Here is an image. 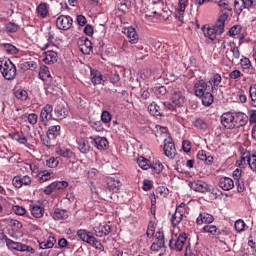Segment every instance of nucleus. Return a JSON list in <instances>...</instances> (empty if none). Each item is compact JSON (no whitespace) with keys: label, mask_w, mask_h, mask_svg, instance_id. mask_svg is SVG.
<instances>
[{"label":"nucleus","mask_w":256,"mask_h":256,"mask_svg":"<svg viewBox=\"0 0 256 256\" xmlns=\"http://www.w3.org/2000/svg\"><path fill=\"white\" fill-rule=\"evenodd\" d=\"M0 72L6 81H13L17 77V67L9 58L0 61Z\"/></svg>","instance_id":"obj_1"},{"label":"nucleus","mask_w":256,"mask_h":256,"mask_svg":"<svg viewBox=\"0 0 256 256\" xmlns=\"http://www.w3.org/2000/svg\"><path fill=\"white\" fill-rule=\"evenodd\" d=\"M77 235L81 241L95 247V249H103V245L97 240L91 231L80 229L77 231Z\"/></svg>","instance_id":"obj_2"},{"label":"nucleus","mask_w":256,"mask_h":256,"mask_svg":"<svg viewBox=\"0 0 256 256\" xmlns=\"http://www.w3.org/2000/svg\"><path fill=\"white\" fill-rule=\"evenodd\" d=\"M202 31L204 37L215 41L217 35H223V33H225V23L221 22V24H219V20H217L213 27H203Z\"/></svg>","instance_id":"obj_3"},{"label":"nucleus","mask_w":256,"mask_h":256,"mask_svg":"<svg viewBox=\"0 0 256 256\" xmlns=\"http://www.w3.org/2000/svg\"><path fill=\"white\" fill-rule=\"evenodd\" d=\"M215 3L218 5L219 11L221 15L218 18L219 25L221 23L225 24V21L229 19V15L233 12V6H231V3H229V0H218L215 1Z\"/></svg>","instance_id":"obj_4"},{"label":"nucleus","mask_w":256,"mask_h":256,"mask_svg":"<svg viewBox=\"0 0 256 256\" xmlns=\"http://www.w3.org/2000/svg\"><path fill=\"white\" fill-rule=\"evenodd\" d=\"M2 239L5 241L8 249H13L14 251H27L28 253H35V249L31 246L25 245L21 242H15L2 233Z\"/></svg>","instance_id":"obj_5"},{"label":"nucleus","mask_w":256,"mask_h":256,"mask_svg":"<svg viewBox=\"0 0 256 256\" xmlns=\"http://www.w3.org/2000/svg\"><path fill=\"white\" fill-rule=\"evenodd\" d=\"M185 243H187V233L181 232L178 236L172 237L169 241V247L173 251H183V247H185Z\"/></svg>","instance_id":"obj_6"},{"label":"nucleus","mask_w":256,"mask_h":256,"mask_svg":"<svg viewBox=\"0 0 256 256\" xmlns=\"http://www.w3.org/2000/svg\"><path fill=\"white\" fill-rule=\"evenodd\" d=\"M226 59L230 61V63H237L239 59H241V50H239V46L235 45V43H228V48L224 52Z\"/></svg>","instance_id":"obj_7"},{"label":"nucleus","mask_w":256,"mask_h":256,"mask_svg":"<svg viewBox=\"0 0 256 256\" xmlns=\"http://www.w3.org/2000/svg\"><path fill=\"white\" fill-rule=\"evenodd\" d=\"M188 185H189L190 189H192L193 191H196V193H207V192L211 191V193H213V195H217V192H215V189L210 190L209 184H207L206 182H203L201 180L189 182Z\"/></svg>","instance_id":"obj_8"},{"label":"nucleus","mask_w":256,"mask_h":256,"mask_svg":"<svg viewBox=\"0 0 256 256\" xmlns=\"http://www.w3.org/2000/svg\"><path fill=\"white\" fill-rule=\"evenodd\" d=\"M185 207L186 204L184 202L180 203L175 210V213L171 218L172 227H178V225L183 221V217L185 216Z\"/></svg>","instance_id":"obj_9"},{"label":"nucleus","mask_w":256,"mask_h":256,"mask_svg":"<svg viewBox=\"0 0 256 256\" xmlns=\"http://www.w3.org/2000/svg\"><path fill=\"white\" fill-rule=\"evenodd\" d=\"M56 27L60 31H69L73 27V18L71 16L60 15L56 19Z\"/></svg>","instance_id":"obj_10"},{"label":"nucleus","mask_w":256,"mask_h":256,"mask_svg":"<svg viewBox=\"0 0 256 256\" xmlns=\"http://www.w3.org/2000/svg\"><path fill=\"white\" fill-rule=\"evenodd\" d=\"M164 155L168 157V159H175V155H177V149L175 148V143L173 142V138L164 139Z\"/></svg>","instance_id":"obj_11"},{"label":"nucleus","mask_w":256,"mask_h":256,"mask_svg":"<svg viewBox=\"0 0 256 256\" xmlns=\"http://www.w3.org/2000/svg\"><path fill=\"white\" fill-rule=\"evenodd\" d=\"M171 101L175 107H183L185 104V89H177L172 92Z\"/></svg>","instance_id":"obj_12"},{"label":"nucleus","mask_w":256,"mask_h":256,"mask_svg":"<svg viewBox=\"0 0 256 256\" xmlns=\"http://www.w3.org/2000/svg\"><path fill=\"white\" fill-rule=\"evenodd\" d=\"M209 91H211V86L205 80H197L194 83V95L196 97H201Z\"/></svg>","instance_id":"obj_13"},{"label":"nucleus","mask_w":256,"mask_h":256,"mask_svg":"<svg viewBox=\"0 0 256 256\" xmlns=\"http://www.w3.org/2000/svg\"><path fill=\"white\" fill-rule=\"evenodd\" d=\"M53 119V105L46 104L40 111V121L43 125H47Z\"/></svg>","instance_id":"obj_14"},{"label":"nucleus","mask_w":256,"mask_h":256,"mask_svg":"<svg viewBox=\"0 0 256 256\" xmlns=\"http://www.w3.org/2000/svg\"><path fill=\"white\" fill-rule=\"evenodd\" d=\"M234 117V128L239 129L240 127H245L249 123V117L243 112H232Z\"/></svg>","instance_id":"obj_15"},{"label":"nucleus","mask_w":256,"mask_h":256,"mask_svg":"<svg viewBox=\"0 0 256 256\" xmlns=\"http://www.w3.org/2000/svg\"><path fill=\"white\" fill-rule=\"evenodd\" d=\"M240 161L241 163H247L251 171H253V173H256V155L255 154H251L249 151H246L242 153Z\"/></svg>","instance_id":"obj_16"},{"label":"nucleus","mask_w":256,"mask_h":256,"mask_svg":"<svg viewBox=\"0 0 256 256\" xmlns=\"http://www.w3.org/2000/svg\"><path fill=\"white\" fill-rule=\"evenodd\" d=\"M234 7L240 13L243 9H255L256 0H234Z\"/></svg>","instance_id":"obj_17"},{"label":"nucleus","mask_w":256,"mask_h":256,"mask_svg":"<svg viewBox=\"0 0 256 256\" xmlns=\"http://www.w3.org/2000/svg\"><path fill=\"white\" fill-rule=\"evenodd\" d=\"M90 81L94 85H105L107 83V77L103 76L97 69L90 70Z\"/></svg>","instance_id":"obj_18"},{"label":"nucleus","mask_w":256,"mask_h":256,"mask_svg":"<svg viewBox=\"0 0 256 256\" xmlns=\"http://www.w3.org/2000/svg\"><path fill=\"white\" fill-rule=\"evenodd\" d=\"M221 124L225 129H235V116L233 112H225L221 116Z\"/></svg>","instance_id":"obj_19"},{"label":"nucleus","mask_w":256,"mask_h":256,"mask_svg":"<svg viewBox=\"0 0 256 256\" xmlns=\"http://www.w3.org/2000/svg\"><path fill=\"white\" fill-rule=\"evenodd\" d=\"M90 139L92 143H94L96 149H99V151H105L109 148V141L105 137L91 136Z\"/></svg>","instance_id":"obj_20"},{"label":"nucleus","mask_w":256,"mask_h":256,"mask_svg":"<svg viewBox=\"0 0 256 256\" xmlns=\"http://www.w3.org/2000/svg\"><path fill=\"white\" fill-rule=\"evenodd\" d=\"M78 151L83 155H87L93 149L89 143V139L80 137L76 140Z\"/></svg>","instance_id":"obj_21"},{"label":"nucleus","mask_w":256,"mask_h":256,"mask_svg":"<svg viewBox=\"0 0 256 256\" xmlns=\"http://www.w3.org/2000/svg\"><path fill=\"white\" fill-rule=\"evenodd\" d=\"M78 46L84 55H90V53L93 51V43H91V40L88 38H81L78 41Z\"/></svg>","instance_id":"obj_22"},{"label":"nucleus","mask_w":256,"mask_h":256,"mask_svg":"<svg viewBox=\"0 0 256 256\" xmlns=\"http://www.w3.org/2000/svg\"><path fill=\"white\" fill-rule=\"evenodd\" d=\"M12 185H14L16 189H21L23 185H25V187H28V185H31V178L29 177V175H25L22 177L14 176L12 179Z\"/></svg>","instance_id":"obj_23"},{"label":"nucleus","mask_w":256,"mask_h":256,"mask_svg":"<svg viewBox=\"0 0 256 256\" xmlns=\"http://www.w3.org/2000/svg\"><path fill=\"white\" fill-rule=\"evenodd\" d=\"M218 187L223 191H231L235 187V182L227 176H222L218 180Z\"/></svg>","instance_id":"obj_24"},{"label":"nucleus","mask_w":256,"mask_h":256,"mask_svg":"<svg viewBox=\"0 0 256 256\" xmlns=\"http://www.w3.org/2000/svg\"><path fill=\"white\" fill-rule=\"evenodd\" d=\"M55 152H56V155H59V157H62L63 159L69 160L75 157V152H73V150L65 146H58Z\"/></svg>","instance_id":"obj_25"},{"label":"nucleus","mask_w":256,"mask_h":256,"mask_svg":"<svg viewBox=\"0 0 256 256\" xmlns=\"http://www.w3.org/2000/svg\"><path fill=\"white\" fill-rule=\"evenodd\" d=\"M93 231L96 237H107L111 233V227L109 224H99L93 228Z\"/></svg>","instance_id":"obj_26"},{"label":"nucleus","mask_w":256,"mask_h":256,"mask_svg":"<svg viewBox=\"0 0 256 256\" xmlns=\"http://www.w3.org/2000/svg\"><path fill=\"white\" fill-rule=\"evenodd\" d=\"M222 81H223V78L221 77V74L219 73L213 74L208 81V83L210 84L209 86L211 91H217V89L221 87Z\"/></svg>","instance_id":"obj_27"},{"label":"nucleus","mask_w":256,"mask_h":256,"mask_svg":"<svg viewBox=\"0 0 256 256\" xmlns=\"http://www.w3.org/2000/svg\"><path fill=\"white\" fill-rule=\"evenodd\" d=\"M42 61L43 63H46V65L57 63V52L53 50H48L44 52L42 55Z\"/></svg>","instance_id":"obj_28"},{"label":"nucleus","mask_w":256,"mask_h":256,"mask_svg":"<svg viewBox=\"0 0 256 256\" xmlns=\"http://www.w3.org/2000/svg\"><path fill=\"white\" fill-rule=\"evenodd\" d=\"M202 231L203 233H208V235L215 237L216 239H219V236L221 235V230L213 224L204 225Z\"/></svg>","instance_id":"obj_29"},{"label":"nucleus","mask_w":256,"mask_h":256,"mask_svg":"<svg viewBox=\"0 0 256 256\" xmlns=\"http://www.w3.org/2000/svg\"><path fill=\"white\" fill-rule=\"evenodd\" d=\"M215 221V217L209 213H200L199 216L196 219L197 225H203L205 223L206 225H211Z\"/></svg>","instance_id":"obj_30"},{"label":"nucleus","mask_w":256,"mask_h":256,"mask_svg":"<svg viewBox=\"0 0 256 256\" xmlns=\"http://www.w3.org/2000/svg\"><path fill=\"white\" fill-rule=\"evenodd\" d=\"M0 49L6 55H17L19 53V48L11 43H0Z\"/></svg>","instance_id":"obj_31"},{"label":"nucleus","mask_w":256,"mask_h":256,"mask_svg":"<svg viewBox=\"0 0 256 256\" xmlns=\"http://www.w3.org/2000/svg\"><path fill=\"white\" fill-rule=\"evenodd\" d=\"M53 219L55 221H65V219H69V211L61 208L54 209L52 214Z\"/></svg>","instance_id":"obj_32"},{"label":"nucleus","mask_w":256,"mask_h":256,"mask_svg":"<svg viewBox=\"0 0 256 256\" xmlns=\"http://www.w3.org/2000/svg\"><path fill=\"white\" fill-rule=\"evenodd\" d=\"M37 17L40 19H46L47 15H49V4L42 2L36 8Z\"/></svg>","instance_id":"obj_33"},{"label":"nucleus","mask_w":256,"mask_h":256,"mask_svg":"<svg viewBox=\"0 0 256 256\" xmlns=\"http://www.w3.org/2000/svg\"><path fill=\"white\" fill-rule=\"evenodd\" d=\"M46 135H47V139H50V140L57 139L61 135V126L59 125L50 126L48 128Z\"/></svg>","instance_id":"obj_34"},{"label":"nucleus","mask_w":256,"mask_h":256,"mask_svg":"<svg viewBox=\"0 0 256 256\" xmlns=\"http://www.w3.org/2000/svg\"><path fill=\"white\" fill-rule=\"evenodd\" d=\"M30 213L35 219H41L45 214V207L41 205L34 204L30 206Z\"/></svg>","instance_id":"obj_35"},{"label":"nucleus","mask_w":256,"mask_h":256,"mask_svg":"<svg viewBox=\"0 0 256 256\" xmlns=\"http://www.w3.org/2000/svg\"><path fill=\"white\" fill-rule=\"evenodd\" d=\"M107 189L112 193H118L121 189V181L119 179L110 178L107 181Z\"/></svg>","instance_id":"obj_36"},{"label":"nucleus","mask_w":256,"mask_h":256,"mask_svg":"<svg viewBox=\"0 0 256 256\" xmlns=\"http://www.w3.org/2000/svg\"><path fill=\"white\" fill-rule=\"evenodd\" d=\"M198 98L201 99L202 105H204V107H210V105H213V102L215 101V97L210 90L205 92L204 95L198 96Z\"/></svg>","instance_id":"obj_37"},{"label":"nucleus","mask_w":256,"mask_h":256,"mask_svg":"<svg viewBox=\"0 0 256 256\" xmlns=\"http://www.w3.org/2000/svg\"><path fill=\"white\" fill-rule=\"evenodd\" d=\"M197 159H199V161H204L205 165H213V156L209 155L205 150L198 151Z\"/></svg>","instance_id":"obj_38"},{"label":"nucleus","mask_w":256,"mask_h":256,"mask_svg":"<svg viewBox=\"0 0 256 256\" xmlns=\"http://www.w3.org/2000/svg\"><path fill=\"white\" fill-rule=\"evenodd\" d=\"M9 137L13 141H17V143H20V145H26L27 143V137H25V134H23V132H12L9 134Z\"/></svg>","instance_id":"obj_39"},{"label":"nucleus","mask_w":256,"mask_h":256,"mask_svg":"<svg viewBox=\"0 0 256 256\" xmlns=\"http://www.w3.org/2000/svg\"><path fill=\"white\" fill-rule=\"evenodd\" d=\"M55 243H57V239H55V236H49L46 241L39 243V248L53 249V247H55Z\"/></svg>","instance_id":"obj_40"},{"label":"nucleus","mask_w":256,"mask_h":256,"mask_svg":"<svg viewBox=\"0 0 256 256\" xmlns=\"http://www.w3.org/2000/svg\"><path fill=\"white\" fill-rule=\"evenodd\" d=\"M148 112L150 115H153V117H162L163 115L161 113V107L155 102H152L150 105H148Z\"/></svg>","instance_id":"obj_41"},{"label":"nucleus","mask_w":256,"mask_h":256,"mask_svg":"<svg viewBox=\"0 0 256 256\" xmlns=\"http://www.w3.org/2000/svg\"><path fill=\"white\" fill-rule=\"evenodd\" d=\"M127 37L129 39V42L135 45L139 41V36L137 35V31H135V28L130 27L127 31Z\"/></svg>","instance_id":"obj_42"},{"label":"nucleus","mask_w":256,"mask_h":256,"mask_svg":"<svg viewBox=\"0 0 256 256\" xmlns=\"http://www.w3.org/2000/svg\"><path fill=\"white\" fill-rule=\"evenodd\" d=\"M50 179H53V172L44 170L38 174L39 183H45L46 181H50Z\"/></svg>","instance_id":"obj_43"},{"label":"nucleus","mask_w":256,"mask_h":256,"mask_svg":"<svg viewBox=\"0 0 256 256\" xmlns=\"http://www.w3.org/2000/svg\"><path fill=\"white\" fill-rule=\"evenodd\" d=\"M39 78L42 81H47V79H51V72L49 71V67H47V66L40 67Z\"/></svg>","instance_id":"obj_44"},{"label":"nucleus","mask_w":256,"mask_h":256,"mask_svg":"<svg viewBox=\"0 0 256 256\" xmlns=\"http://www.w3.org/2000/svg\"><path fill=\"white\" fill-rule=\"evenodd\" d=\"M249 99L251 107H256V84H251L249 87Z\"/></svg>","instance_id":"obj_45"},{"label":"nucleus","mask_w":256,"mask_h":256,"mask_svg":"<svg viewBox=\"0 0 256 256\" xmlns=\"http://www.w3.org/2000/svg\"><path fill=\"white\" fill-rule=\"evenodd\" d=\"M150 169L153 175H159V173L163 171L164 166H163V163H161L160 161H157L150 164Z\"/></svg>","instance_id":"obj_46"},{"label":"nucleus","mask_w":256,"mask_h":256,"mask_svg":"<svg viewBox=\"0 0 256 256\" xmlns=\"http://www.w3.org/2000/svg\"><path fill=\"white\" fill-rule=\"evenodd\" d=\"M54 113L57 117V119H59L60 121L65 119V117H67V109L63 106H57L54 110Z\"/></svg>","instance_id":"obj_47"},{"label":"nucleus","mask_w":256,"mask_h":256,"mask_svg":"<svg viewBox=\"0 0 256 256\" xmlns=\"http://www.w3.org/2000/svg\"><path fill=\"white\" fill-rule=\"evenodd\" d=\"M22 119H27L30 125H37V121H39V116L36 113L23 114Z\"/></svg>","instance_id":"obj_48"},{"label":"nucleus","mask_w":256,"mask_h":256,"mask_svg":"<svg viewBox=\"0 0 256 256\" xmlns=\"http://www.w3.org/2000/svg\"><path fill=\"white\" fill-rule=\"evenodd\" d=\"M137 164L143 171H147V169L151 168V164H149V161L143 156L138 157Z\"/></svg>","instance_id":"obj_49"},{"label":"nucleus","mask_w":256,"mask_h":256,"mask_svg":"<svg viewBox=\"0 0 256 256\" xmlns=\"http://www.w3.org/2000/svg\"><path fill=\"white\" fill-rule=\"evenodd\" d=\"M14 95L20 101H27V99H29V93L27 90L18 89L15 91Z\"/></svg>","instance_id":"obj_50"},{"label":"nucleus","mask_w":256,"mask_h":256,"mask_svg":"<svg viewBox=\"0 0 256 256\" xmlns=\"http://www.w3.org/2000/svg\"><path fill=\"white\" fill-rule=\"evenodd\" d=\"M194 127H196V129H200L201 131H207V122H205V120L201 119V118H197L194 122H193Z\"/></svg>","instance_id":"obj_51"},{"label":"nucleus","mask_w":256,"mask_h":256,"mask_svg":"<svg viewBox=\"0 0 256 256\" xmlns=\"http://www.w3.org/2000/svg\"><path fill=\"white\" fill-rule=\"evenodd\" d=\"M155 229H157V224H155L153 221H150L146 231V236L148 239H151L153 235H155Z\"/></svg>","instance_id":"obj_52"},{"label":"nucleus","mask_w":256,"mask_h":256,"mask_svg":"<svg viewBox=\"0 0 256 256\" xmlns=\"http://www.w3.org/2000/svg\"><path fill=\"white\" fill-rule=\"evenodd\" d=\"M247 224H245V221L239 219L234 224V229L237 233H243L245 231V227Z\"/></svg>","instance_id":"obj_53"},{"label":"nucleus","mask_w":256,"mask_h":256,"mask_svg":"<svg viewBox=\"0 0 256 256\" xmlns=\"http://www.w3.org/2000/svg\"><path fill=\"white\" fill-rule=\"evenodd\" d=\"M46 166L50 169H55L59 167V159L55 157H50L48 160H46Z\"/></svg>","instance_id":"obj_54"},{"label":"nucleus","mask_w":256,"mask_h":256,"mask_svg":"<svg viewBox=\"0 0 256 256\" xmlns=\"http://www.w3.org/2000/svg\"><path fill=\"white\" fill-rule=\"evenodd\" d=\"M187 5H189V0H179V3H178L179 15H184L185 9H187Z\"/></svg>","instance_id":"obj_55"},{"label":"nucleus","mask_w":256,"mask_h":256,"mask_svg":"<svg viewBox=\"0 0 256 256\" xmlns=\"http://www.w3.org/2000/svg\"><path fill=\"white\" fill-rule=\"evenodd\" d=\"M242 69H251V60L245 56L240 59Z\"/></svg>","instance_id":"obj_56"},{"label":"nucleus","mask_w":256,"mask_h":256,"mask_svg":"<svg viewBox=\"0 0 256 256\" xmlns=\"http://www.w3.org/2000/svg\"><path fill=\"white\" fill-rule=\"evenodd\" d=\"M241 33V25H234L230 28L228 35L230 37H235V35H239Z\"/></svg>","instance_id":"obj_57"},{"label":"nucleus","mask_w":256,"mask_h":256,"mask_svg":"<svg viewBox=\"0 0 256 256\" xmlns=\"http://www.w3.org/2000/svg\"><path fill=\"white\" fill-rule=\"evenodd\" d=\"M90 127L93 131H97V133H101V131H103V124L101 121L91 122Z\"/></svg>","instance_id":"obj_58"},{"label":"nucleus","mask_w":256,"mask_h":256,"mask_svg":"<svg viewBox=\"0 0 256 256\" xmlns=\"http://www.w3.org/2000/svg\"><path fill=\"white\" fill-rule=\"evenodd\" d=\"M157 239V243L160 244L162 247H165V234L161 231L156 232L155 235Z\"/></svg>","instance_id":"obj_59"},{"label":"nucleus","mask_w":256,"mask_h":256,"mask_svg":"<svg viewBox=\"0 0 256 256\" xmlns=\"http://www.w3.org/2000/svg\"><path fill=\"white\" fill-rule=\"evenodd\" d=\"M12 211L15 215H25V213H27V210L23 206L19 205L13 206Z\"/></svg>","instance_id":"obj_60"},{"label":"nucleus","mask_w":256,"mask_h":256,"mask_svg":"<svg viewBox=\"0 0 256 256\" xmlns=\"http://www.w3.org/2000/svg\"><path fill=\"white\" fill-rule=\"evenodd\" d=\"M17 29H19V26L13 22L6 24V31H8V33H17Z\"/></svg>","instance_id":"obj_61"},{"label":"nucleus","mask_w":256,"mask_h":256,"mask_svg":"<svg viewBox=\"0 0 256 256\" xmlns=\"http://www.w3.org/2000/svg\"><path fill=\"white\" fill-rule=\"evenodd\" d=\"M102 123H111V113L109 111H103L101 114Z\"/></svg>","instance_id":"obj_62"},{"label":"nucleus","mask_w":256,"mask_h":256,"mask_svg":"<svg viewBox=\"0 0 256 256\" xmlns=\"http://www.w3.org/2000/svg\"><path fill=\"white\" fill-rule=\"evenodd\" d=\"M54 185H55L57 190L67 189V187H69V182H67V181H55Z\"/></svg>","instance_id":"obj_63"},{"label":"nucleus","mask_w":256,"mask_h":256,"mask_svg":"<svg viewBox=\"0 0 256 256\" xmlns=\"http://www.w3.org/2000/svg\"><path fill=\"white\" fill-rule=\"evenodd\" d=\"M182 149L184 153H191V142L189 140H184L182 142Z\"/></svg>","instance_id":"obj_64"}]
</instances>
